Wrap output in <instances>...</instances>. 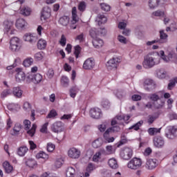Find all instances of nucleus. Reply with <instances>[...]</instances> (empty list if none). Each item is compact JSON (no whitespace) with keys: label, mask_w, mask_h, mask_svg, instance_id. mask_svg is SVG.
<instances>
[{"label":"nucleus","mask_w":177,"mask_h":177,"mask_svg":"<svg viewBox=\"0 0 177 177\" xmlns=\"http://www.w3.org/2000/svg\"><path fill=\"white\" fill-rule=\"evenodd\" d=\"M160 56L157 55L156 57L153 55L149 54L145 57L142 62L144 68H151L157 64H160Z\"/></svg>","instance_id":"obj_1"},{"label":"nucleus","mask_w":177,"mask_h":177,"mask_svg":"<svg viewBox=\"0 0 177 177\" xmlns=\"http://www.w3.org/2000/svg\"><path fill=\"white\" fill-rule=\"evenodd\" d=\"M120 129L121 128L118 125L108 128L103 134L105 142L106 143H113V142L115 140V138L114 137H110V135H111V133L120 132Z\"/></svg>","instance_id":"obj_2"},{"label":"nucleus","mask_w":177,"mask_h":177,"mask_svg":"<svg viewBox=\"0 0 177 177\" xmlns=\"http://www.w3.org/2000/svg\"><path fill=\"white\" fill-rule=\"evenodd\" d=\"M120 63H121V59L118 57H114L106 62V66L108 70H117L118 66H120Z\"/></svg>","instance_id":"obj_3"},{"label":"nucleus","mask_w":177,"mask_h":177,"mask_svg":"<svg viewBox=\"0 0 177 177\" xmlns=\"http://www.w3.org/2000/svg\"><path fill=\"white\" fill-rule=\"evenodd\" d=\"M142 159L138 158H133L128 163L127 168L129 169H133V171H136V169H139L142 167Z\"/></svg>","instance_id":"obj_4"},{"label":"nucleus","mask_w":177,"mask_h":177,"mask_svg":"<svg viewBox=\"0 0 177 177\" xmlns=\"http://www.w3.org/2000/svg\"><path fill=\"white\" fill-rule=\"evenodd\" d=\"M107 33V30L104 28H99L97 29L96 28H91L89 31L90 37L93 38V39H95V38H97V35H100L101 37H104L106 34Z\"/></svg>","instance_id":"obj_5"},{"label":"nucleus","mask_w":177,"mask_h":177,"mask_svg":"<svg viewBox=\"0 0 177 177\" xmlns=\"http://www.w3.org/2000/svg\"><path fill=\"white\" fill-rule=\"evenodd\" d=\"M168 41V35L164 32V30H160V39L153 40L147 43V46L153 45V44H165Z\"/></svg>","instance_id":"obj_6"},{"label":"nucleus","mask_w":177,"mask_h":177,"mask_svg":"<svg viewBox=\"0 0 177 177\" xmlns=\"http://www.w3.org/2000/svg\"><path fill=\"white\" fill-rule=\"evenodd\" d=\"M133 154V151L129 147L122 148L120 152V158H122V160H131Z\"/></svg>","instance_id":"obj_7"},{"label":"nucleus","mask_w":177,"mask_h":177,"mask_svg":"<svg viewBox=\"0 0 177 177\" xmlns=\"http://www.w3.org/2000/svg\"><path fill=\"white\" fill-rule=\"evenodd\" d=\"M89 115L91 118H94L95 120H100L102 117H103V112H102V109L98 107L91 108L89 111Z\"/></svg>","instance_id":"obj_8"},{"label":"nucleus","mask_w":177,"mask_h":177,"mask_svg":"<svg viewBox=\"0 0 177 177\" xmlns=\"http://www.w3.org/2000/svg\"><path fill=\"white\" fill-rule=\"evenodd\" d=\"M10 44V48L12 52H17L20 49V39L18 37H12Z\"/></svg>","instance_id":"obj_9"},{"label":"nucleus","mask_w":177,"mask_h":177,"mask_svg":"<svg viewBox=\"0 0 177 177\" xmlns=\"http://www.w3.org/2000/svg\"><path fill=\"white\" fill-rule=\"evenodd\" d=\"M153 145L157 149H162L165 146V140L164 138L160 136H156L153 138Z\"/></svg>","instance_id":"obj_10"},{"label":"nucleus","mask_w":177,"mask_h":177,"mask_svg":"<svg viewBox=\"0 0 177 177\" xmlns=\"http://www.w3.org/2000/svg\"><path fill=\"white\" fill-rule=\"evenodd\" d=\"M52 10L48 6L44 7L41 12L40 19L41 21H46L48 19H50Z\"/></svg>","instance_id":"obj_11"},{"label":"nucleus","mask_w":177,"mask_h":177,"mask_svg":"<svg viewBox=\"0 0 177 177\" xmlns=\"http://www.w3.org/2000/svg\"><path fill=\"white\" fill-rule=\"evenodd\" d=\"M68 156L70 158L77 160L81 156V151L75 147H72L68 151Z\"/></svg>","instance_id":"obj_12"},{"label":"nucleus","mask_w":177,"mask_h":177,"mask_svg":"<svg viewBox=\"0 0 177 177\" xmlns=\"http://www.w3.org/2000/svg\"><path fill=\"white\" fill-rule=\"evenodd\" d=\"M103 156H104V149H100L93 155L92 160L93 162H102L104 160Z\"/></svg>","instance_id":"obj_13"},{"label":"nucleus","mask_w":177,"mask_h":177,"mask_svg":"<svg viewBox=\"0 0 177 177\" xmlns=\"http://www.w3.org/2000/svg\"><path fill=\"white\" fill-rule=\"evenodd\" d=\"M95 65V59L93 58H88L83 64V68L84 70H92Z\"/></svg>","instance_id":"obj_14"},{"label":"nucleus","mask_w":177,"mask_h":177,"mask_svg":"<svg viewBox=\"0 0 177 177\" xmlns=\"http://www.w3.org/2000/svg\"><path fill=\"white\" fill-rule=\"evenodd\" d=\"M144 87L145 91L150 92V91L156 88V83L151 79H147L144 82Z\"/></svg>","instance_id":"obj_15"},{"label":"nucleus","mask_w":177,"mask_h":177,"mask_svg":"<svg viewBox=\"0 0 177 177\" xmlns=\"http://www.w3.org/2000/svg\"><path fill=\"white\" fill-rule=\"evenodd\" d=\"M177 132V128L175 126H170L168 127L167 131L165 133L166 138L168 139H174L175 134Z\"/></svg>","instance_id":"obj_16"},{"label":"nucleus","mask_w":177,"mask_h":177,"mask_svg":"<svg viewBox=\"0 0 177 177\" xmlns=\"http://www.w3.org/2000/svg\"><path fill=\"white\" fill-rule=\"evenodd\" d=\"M17 74L15 75V80L17 82H21V81H25L26 80V73L23 72L21 68H17L15 70Z\"/></svg>","instance_id":"obj_17"},{"label":"nucleus","mask_w":177,"mask_h":177,"mask_svg":"<svg viewBox=\"0 0 177 177\" xmlns=\"http://www.w3.org/2000/svg\"><path fill=\"white\" fill-rule=\"evenodd\" d=\"M24 39L27 42H30V44H35L38 41V37L35 34L26 33L24 36Z\"/></svg>","instance_id":"obj_18"},{"label":"nucleus","mask_w":177,"mask_h":177,"mask_svg":"<svg viewBox=\"0 0 177 177\" xmlns=\"http://www.w3.org/2000/svg\"><path fill=\"white\" fill-rule=\"evenodd\" d=\"M158 165V160L157 159H149L145 165L147 169H154Z\"/></svg>","instance_id":"obj_19"},{"label":"nucleus","mask_w":177,"mask_h":177,"mask_svg":"<svg viewBox=\"0 0 177 177\" xmlns=\"http://www.w3.org/2000/svg\"><path fill=\"white\" fill-rule=\"evenodd\" d=\"M4 31L7 32L8 35H13L16 32V30L13 28V24H4Z\"/></svg>","instance_id":"obj_20"},{"label":"nucleus","mask_w":177,"mask_h":177,"mask_svg":"<svg viewBox=\"0 0 177 177\" xmlns=\"http://www.w3.org/2000/svg\"><path fill=\"white\" fill-rule=\"evenodd\" d=\"M51 129L53 132L57 133V132H62L63 131V122H55L52 127Z\"/></svg>","instance_id":"obj_21"},{"label":"nucleus","mask_w":177,"mask_h":177,"mask_svg":"<svg viewBox=\"0 0 177 177\" xmlns=\"http://www.w3.org/2000/svg\"><path fill=\"white\" fill-rule=\"evenodd\" d=\"M162 106H164V102H162L160 104H156V102H148L146 104H145V109H153V107H154V109H162Z\"/></svg>","instance_id":"obj_22"},{"label":"nucleus","mask_w":177,"mask_h":177,"mask_svg":"<svg viewBox=\"0 0 177 177\" xmlns=\"http://www.w3.org/2000/svg\"><path fill=\"white\" fill-rule=\"evenodd\" d=\"M92 43L95 49H100V48L104 45V41H103V39H99L97 37L94 39Z\"/></svg>","instance_id":"obj_23"},{"label":"nucleus","mask_w":177,"mask_h":177,"mask_svg":"<svg viewBox=\"0 0 177 177\" xmlns=\"http://www.w3.org/2000/svg\"><path fill=\"white\" fill-rule=\"evenodd\" d=\"M28 152V147L27 146H21L17 149V153L19 157H24Z\"/></svg>","instance_id":"obj_24"},{"label":"nucleus","mask_w":177,"mask_h":177,"mask_svg":"<svg viewBox=\"0 0 177 177\" xmlns=\"http://www.w3.org/2000/svg\"><path fill=\"white\" fill-rule=\"evenodd\" d=\"M19 13L23 16H30L32 13V10L30 7L24 6L20 8Z\"/></svg>","instance_id":"obj_25"},{"label":"nucleus","mask_w":177,"mask_h":177,"mask_svg":"<svg viewBox=\"0 0 177 177\" xmlns=\"http://www.w3.org/2000/svg\"><path fill=\"white\" fill-rule=\"evenodd\" d=\"M21 130V124L20 123H16L13 129L10 131V135L16 136L19 135V132Z\"/></svg>","instance_id":"obj_26"},{"label":"nucleus","mask_w":177,"mask_h":177,"mask_svg":"<svg viewBox=\"0 0 177 177\" xmlns=\"http://www.w3.org/2000/svg\"><path fill=\"white\" fill-rule=\"evenodd\" d=\"M160 0H149L148 6L149 9H156L158 8Z\"/></svg>","instance_id":"obj_27"},{"label":"nucleus","mask_w":177,"mask_h":177,"mask_svg":"<svg viewBox=\"0 0 177 177\" xmlns=\"http://www.w3.org/2000/svg\"><path fill=\"white\" fill-rule=\"evenodd\" d=\"M46 45H48V43L44 39H40L37 42V48L40 50H44L46 48Z\"/></svg>","instance_id":"obj_28"},{"label":"nucleus","mask_w":177,"mask_h":177,"mask_svg":"<svg viewBox=\"0 0 177 177\" xmlns=\"http://www.w3.org/2000/svg\"><path fill=\"white\" fill-rule=\"evenodd\" d=\"M108 164L112 169H117L118 168V162L115 158H113L109 160Z\"/></svg>","instance_id":"obj_29"},{"label":"nucleus","mask_w":177,"mask_h":177,"mask_svg":"<svg viewBox=\"0 0 177 177\" xmlns=\"http://www.w3.org/2000/svg\"><path fill=\"white\" fill-rule=\"evenodd\" d=\"M36 158L39 160V158H42V160H44V161H47V160L49 159V155H48L44 151H40L39 153L36 155Z\"/></svg>","instance_id":"obj_30"},{"label":"nucleus","mask_w":177,"mask_h":177,"mask_svg":"<svg viewBox=\"0 0 177 177\" xmlns=\"http://www.w3.org/2000/svg\"><path fill=\"white\" fill-rule=\"evenodd\" d=\"M3 167L7 174H10L13 171V166L10 165V163L8 161H5L3 163Z\"/></svg>","instance_id":"obj_31"},{"label":"nucleus","mask_w":177,"mask_h":177,"mask_svg":"<svg viewBox=\"0 0 177 177\" xmlns=\"http://www.w3.org/2000/svg\"><path fill=\"white\" fill-rule=\"evenodd\" d=\"M115 153V149L113 148V146L108 145L106 147V150H104V156H110Z\"/></svg>","instance_id":"obj_32"},{"label":"nucleus","mask_w":177,"mask_h":177,"mask_svg":"<svg viewBox=\"0 0 177 177\" xmlns=\"http://www.w3.org/2000/svg\"><path fill=\"white\" fill-rule=\"evenodd\" d=\"M12 93L16 97H21L23 95V91H21L19 87H14Z\"/></svg>","instance_id":"obj_33"},{"label":"nucleus","mask_w":177,"mask_h":177,"mask_svg":"<svg viewBox=\"0 0 177 177\" xmlns=\"http://www.w3.org/2000/svg\"><path fill=\"white\" fill-rule=\"evenodd\" d=\"M61 85L64 86V88H67L70 84V80H68V77L67 76H62L61 77Z\"/></svg>","instance_id":"obj_34"},{"label":"nucleus","mask_w":177,"mask_h":177,"mask_svg":"<svg viewBox=\"0 0 177 177\" xmlns=\"http://www.w3.org/2000/svg\"><path fill=\"white\" fill-rule=\"evenodd\" d=\"M102 145H103L102 138H97L92 142L93 149H99V147H101Z\"/></svg>","instance_id":"obj_35"},{"label":"nucleus","mask_w":177,"mask_h":177,"mask_svg":"<svg viewBox=\"0 0 177 177\" xmlns=\"http://www.w3.org/2000/svg\"><path fill=\"white\" fill-rule=\"evenodd\" d=\"M151 16L155 17H164V16H165V12L162 10H157L152 12Z\"/></svg>","instance_id":"obj_36"},{"label":"nucleus","mask_w":177,"mask_h":177,"mask_svg":"<svg viewBox=\"0 0 177 177\" xmlns=\"http://www.w3.org/2000/svg\"><path fill=\"white\" fill-rule=\"evenodd\" d=\"M72 18L73 21H75V23H78L80 21H81V19H80L77 16V8L73 7L72 8Z\"/></svg>","instance_id":"obj_37"},{"label":"nucleus","mask_w":177,"mask_h":177,"mask_svg":"<svg viewBox=\"0 0 177 177\" xmlns=\"http://www.w3.org/2000/svg\"><path fill=\"white\" fill-rule=\"evenodd\" d=\"M161 132V128H149L148 129V133L150 135V136H154V135H157V133H160Z\"/></svg>","instance_id":"obj_38"},{"label":"nucleus","mask_w":177,"mask_h":177,"mask_svg":"<svg viewBox=\"0 0 177 177\" xmlns=\"http://www.w3.org/2000/svg\"><path fill=\"white\" fill-rule=\"evenodd\" d=\"M148 99L157 104V102L160 100V96L157 95V93H152L149 94V95L148 96Z\"/></svg>","instance_id":"obj_39"},{"label":"nucleus","mask_w":177,"mask_h":177,"mask_svg":"<svg viewBox=\"0 0 177 177\" xmlns=\"http://www.w3.org/2000/svg\"><path fill=\"white\" fill-rule=\"evenodd\" d=\"M26 165L29 167V168H37V160L34 159H29L26 161Z\"/></svg>","instance_id":"obj_40"},{"label":"nucleus","mask_w":177,"mask_h":177,"mask_svg":"<svg viewBox=\"0 0 177 177\" xmlns=\"http://www.w3.org/2000/svg\"><path fill=\"white\" fill-rule=\"evenodd\" d=\"M95 21L97 23H106L107 21V17L104 15H98Z\"/></svg>","instance_id":"obj_41"},{"label":"nucleus","mask_w":177,"mask_h":177,"mask_svg":"<svg viewBox=\"0 0 177 177\" xmlns=\"http://www.w3.org/2000/svg\"><path fill=\"white\" fill-rule=\"evenodd\" d=\"M45 57V53L42 51L38 52L35 55V60L36 62H41Z\"/></svg>","instance_id":"obj_42"},{"label":"nucleus","mask_w":177,"mask_h":177,"mask_svg":"<svg viewBox=\"0 0 177 177\" xmlns=\"http://www.w3.org/2000/svg\"><path fill=\"white\" fill-rule=\"evenodd\" d=\"M74 175H75V169L73 167H68L66 171V177H74Z\"/></svg>","instance_id":"obj_43"},{"label":"nucleus","mask_w":177,"mask_h":177,"mask_svg":"<svg viewBox=\"0 0 177 177\" xmlns=\"http://www.w3.org/2000/svg\"><path fill=\"white\" fill-rule=\"evenodd\" d=\"M15 27L17 28V30H19L20 31H24V30H26L28 28L27 24H23V23H16Z\"/></svg>","instance_id":"obj_44"},{"label":"nucleus","mask_w":177,"mask_h":177,"mask_svg":"<svg viewBox=\"0 0 177 177\" xmlns=\"http://www.w3.org/2000/svg\"><path fill=\"white\" fill-rule=\"evenodd\" d=\"M142 125H143V122L142 120H140L138 122L136 123L134 125L129 127V129H134V131H139Z\"/></svg>","instance_id":"obj_45"},{"label":"nucleus","mask_w":177,"mask_h":177,"mask_svg":"<svg viewBox=\"0 0 177 177\" xmlns=\"http://www.w3.org/2000/svg\"><path fill=\"white\" fill-rule=\"evenodd\" d=\"M42 81V75L39 73L33 75V84H39Z\"/></svg>","instance_id":"obj_46"},{"label":"nucleus","mask_w":177,"mask_h":177,"mask_svg":"<svg viewBox=\"0 0 177 177\" xmlns=\"http://www.w3.org/2000/svg\"><path fill=\"white\" fill-rule=\"evenodd\" d=\"M25 81L26 84H30V82L34 83V73H28L26 77L25 76Z\"/></svg>","instance_id":"obj_47"},{"label":"nucleus","mask_w":177,"mask_h":177,"mask_svg":"<svg viewBox=\"0 0 177 177\" xmlns=\"http://www.w3.org/2000/svg\"><path fill=\"white\" fill-rule=\"evenodd\" d=\"M69 93L71 97H73L74 99V97L77 96V93H78V88L76 86L72 87L69 90Z\"/></svg>","instance_id":"obj_48"},{"label":"nucleus","mask_w":177,"mask_h":177,"mask_svg":"<svg viewBox=\"0 0 177 177\" xmlns=\"http://www.w3.org/2000/svg\"><path fill=\"white\" fill-rule=\"evenodd\" d=\"M75 41H79L80 44L85 42V35L84 34V32H82L80 35H77L75 38Z\"/></svg>","instance_id":"obj_49"},{"label":"nucleus","mask_w":177,"mask_h":177,"mask_svg":"<svg viewBox=\"0 0 177 177\" xmlns=\"http://www.w3.org/2000/svg\"><path fill=\"white\" fill-rule=\"evenodd\" d=\"M33 63L34 59L32 58H27L24 61L23 64L24 67H30Z\"/></svg>","instance_id":"obj_50"},{"label":"nucleus","mask_w":177,"mask_h":177,"mask_svg":"<svg viewBox=\"0 0 177 177\" xmlns=\"http://www.w3.org/2000/svg\"><path fill=\"white\" fill-rule=\"evenodd\" d=\"M37 129V124H33L32 128L30 130H28L27 133L29 136H32L35 135V131Z\"/></svg>","instance_id":"obj_51"},{"label":"nucleus","mask_w":177,"mask_h":177,"mask_svg":"<svg viewBox=\"0 0 177 177\" xmlns=\"http://www.w3.org/2000/svg\"><path fill=\"white\" fill-rule=\"evenodd\" d=\"M55 147H56L55 146V144H53L52 142H48L46 147L47 151H48V153H53Z\"/></svg>","instance_id":"obj_52"},{"label":"nucleus","mask_w":177,"mask_h":177,"mask_svg":"<svg viewBox=\"0 0 177 177\" xmlns=\"http://www.w3.org/2000/svg\"><path fill=\"white\" fill-rule=\"evenodd\" d=\"M81 46H80V45H77L76 46H75V51H74V55L76 57V59H78V57H80V53H81Z\"/></svg>","instance_id":"obj_53"},{"label":"nucleus","mask_w":177,"mask_h":177,"mask_svg":"<svg viewBox=\"0 0 177 177\" xmlns=\"http://www.w3.org/2000/svg\"><path fill=\"white\" fill-rule=\"evenodd\" d=\"M100 8L102 10H104V12H110V5L106 3H102L100 4Z\"/></svg>","instance_id":"obj_54"},{"label":"nucleus","mask_w":177,"mask_h":177,"mask_svg":"<svg viewBox=\"0 0 177 177\" xmlns=\"http://www.w3.org/2000/svg\"><path fill=\"white\" fill-rule=\"evenodd\" d=\"M127 143V137L123 136L121 138L120 140L116 144L117 147H121L122 145H125Z\"/></svg>","instance_id":"obj_55"},{"label":"nucleus","mask_w":177,"mask_h":177,"mask_svg":"<svg viewBox=\"0 0 177 177\" xmlns=\"http://www.w3.org/2000/svg\"><path fill=\"white\" fill-rule=\"evenodd\" d=\"M57 115V112L56 111V110L53 109L50 111L49 113L46 116V118H55V117H56Z\"/></svg>","instance_id":"obj_56"},{"label":"nucleus","mask_w":177,"mask_h":177,"mask_svg":"<svg viewBox=\"0 0 177 177\" xmlns=\"http://www.w3.org/2000/svg\"><path fill=\"white\" fill-rule=\"evenodd\" d=\"M157 118H158V116H154V115H149L148 116L147 123L149 125H151V124H153V122H154V120H157Z\"/></svg>","instance_id":"obj_57"},{"label":"nucleus","mask_w":177,"mask_h":177,"mask_svg":"<svg viewBox=\"0 0 177 177\" xmlns=\"http://www.w3.org/2000/svg\"><path fill=\"white\" fill-rule=\"evenodd\" d=\"M94 169H96V167H95V164L90 162L88 164V166L86 169V172H92Z\"/></svg>","instance_id":"obj_58"},{"label":"nucleus","mask_w":177,"mask_h":177,"mask_svg":"<svg viewBox=\"0 0 177 177\" xmlns=\"http://www.w3.org/2000/svg\"><path fill=\"white\" fill-rule=\"evenodd\" d=\"M24 127L26 131H28L31 128V122L28 120H25L24 121Z\"/></svg>","instance_id":"obj_59"},{"label":"nucleus","mask_w":177,"mask_h":177,"mask_svg":"<svg viewBox=\"0 0 177 177\" xmlns=\"http://www.w3.org/2000/svg\"><path fill=\"white\" fill-rule=\"evenodd\" d=\"M59 44L62 46H66V44H67V39L64 35H62Z\"/></svg>","instance_id":"obj_60"},{"label":"nucleus","mask_w":177,"mask_h":177,"mask_svg":"<svg viewBox=\"0 0 177 177\" xmlns=\"http://www.w3.org/2000/svg\"><path fill=\"white\" fill-rule=\"evenodd\" d=\"M86 8V3H85V1H82L79 3V10H80V12H84V10H85Z\"/></svg>","instance_id":"obj_61"},{"label":"nucleus","mask_w":177,"mask_h":177,"mask_svg":"<svg viewBox=\"0 0 177 177\" xmlns=\"http://www.w3.org/2000/svg\"><path fill=\"white\" fill-rule=\"evenodd\" d=\"M55 165L56 168H60L62 165H63V159L62 158H58L56 160L55 162Z\"/></svg>","instance_id":"obj_62"},{"label":"nucleus","mask_w":177,"mask_h":177,"mask_svg":"<svg viewBox=\"0 0 177 177\" xmlns=\"http://www.w3.org/2000/svg\"><path fill=\"white\" fill-rule=\"evenodd\" d=\"M107 128V124L104 122L102 124H100L98 126V129L100 132H106V129Z\"/></svg>","instance_id":"obj_63"},{"label":"nucleus","mask_w":177,"mask_h":177,"mask_svg":"<svg viewBox=\"0 0 177 177\" xmlns=\"http://www.w3.org/2000/svg\"><path fill=\"white\" fill-rule=\"evenodd\" d=\"M166 74H167V73L165 71H159L157 73V75H158V78H165Z\"/></svg>","instance_id":"obj_64"}]
</instances>
